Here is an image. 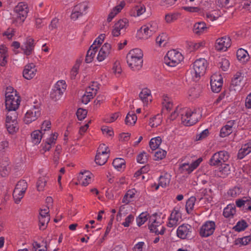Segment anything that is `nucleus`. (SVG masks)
<instances>
[{
	"label": "nucleus",
	"mask_w": 251,
	"mask_h": 251,
	"mask_svg": "<svg viewBox=\"0 0 251 251\" xmlns=\"http://www.w3.org/2000/svg\"><path fill=\"white\" fill-rule=\"evenodd\" d=\"M171 178V176L167 173L165 174L163 176H161L159 179L158 185L156 186L155 189H158L159 186L162 187H166L170 184Z\"/></svg>",
	"instance_id": "a878e982"
},
{
	"label": "nucleus",
	"mask_w": 251,
	"mask_h": 251,
	"mask_svg": "<svg viewBox=\"0 0 251 251\" xmlns=\"http://www.w3.org/2000/svg\"><path fill=\"white\" fill-rule=\"evenodd\" d=\"M91 176V175L86 171L79 175L80 183H81L82 185L86 186L91 183L92 180Z\"/></svg>",
	"instance_id": "c756f323"
},
{
	"label": "nucleus",
	"mask_w": 251,
	"mask_h": 251,
	"mask_svg": "<svg viewBox=\"0 0 251 251\" xmlns=\"http://www.w3.org/2000/svg\"><path fill=\"white\" fill-rule=\"evenodd\" d=\"M207 66V61L204 58H200L194 62L193 70L191 71L194 81H197L204 74Z\"/></svg>",
	"instance_id": "20e7f679"
},
{
	"label": "nucleus",
	"mask_w": 251,
	"mask_h": 251,
	"mask_svg": "<svg viewBox=\"0 0 251 251\" xmlns=\"http://www.w3.org/2000/svg\"><path fill=\"white\" fill-rule=\"evenodd\" d=\"M112 164L115 169L119 170L123 166L125 167V161L122 158H117L114 159Z\"/></svg>",
	"instance_id": "3c124183"
},
{
	"label": "nucleus",
	"mask_w": 251,
	"mask_h": 251,
	"mask_svg": "<svg viewBox=\"0 0 251 251\" xmlns=\"http://www.w3.org/2000/svg\"><path fill=\"white\" fill-rule=\"evenodd\" d=\"M220 165L221 167L219 168V172L221 174V177H225L230 174L231 168L229 164L224 163Z\"/></svg>",
	"instance_id": "e433bc0d"
},
{
	"label": "nucleus",
	"mask_w": 251,
	"mask_h": 251,
	"mask_svg": "<svg viewBox=\"0 0 251 251\" xmlns=\"http://www.w3.org/2000/svg\"><path fill=\"white\" fill-rule=\"evenodd\" d=\"M237 58L239 60L245 62L249 59V54L247 50L242 48L237 50L236 52Z\"/></svg>",
	"instance_id": "4c0bfd02"
},
{
	"label": "nucleus",
	"mask_w": 251,
	"mask_h": 251,
	"mask_svg": "<svg viewBox=\"0 0 251 251\" xmlns=\"http://www.w3.org/2000/svg\"><path fill=\"white\" fill-rule=\"evenodd\" d=\"M192 227L189 224H182L179 226L177 229V236L182 239L191 237Z\"/></svg>",
	"instance_id": "f8f14e48"
},
{
	"label": "nucleus",
	"mask_w": 251,
	"mask_h": 251,
	"mask_svg": "<svg viewBox=\"0 0 251 251\" xmlns=\"http://www.w3.org/2000/svg\"><path fill=\"white\" fill-rule=\"evenodd\" d=\"M98 46H94V45L91 46L89 50L87 51L85 57V62L87 63H89L93 61V58L98 51Z\"/></svg>",
	"instance_id": "cd10ccee"
},
{
	"label": "nucleus",
	"mask_w": 251,
	"mask_h": 251,
	"mask_svg": "<svg viewBox=\"0 0 251 251\" xmlns=\"http://www.w3.org/2000/svg\"><path fill=\"white\" fill-rule=\"evenodd\" d=\"M229 157L227 151H221L215 153L210 159L209 164L210 166H219L226 162Z\"/></svg>",
	"instance_id": "423d86ee"
},
{
	"label": "nucleus",
	"mask_w": 251,
	"mask_h": 251,
	"mask_svg": "<svg viewBox=\"0 0 251 251\" xmlns=\"http://www.w3.org/2000/svg\"><path fill=\"white\" fill-rule=\"evenodd\" d=\"M196 199L194 197H191L186 201L185 208L187 213L190 214L193 210Z\"/></svg>",
	"instance_id": "c03bdc74"
},
{
	"label": "nucleus",
	"mask_w": 251,
	"mask_h": 251,
	"mask_svg": "<svg viewBox=\"0 0 251 251\" xmlns=\"http://www.w3.org/2000/svg\"><path fill=\"white\" fill-rule=\"evenodd\" d=\"M57 135L55 133L51 134L50 138L47 139L44 146L43 147V149L45 151H49L51 148L52 144L54 143V141L56 140Z\"/></svg>",
	"instance_id": "72a5a7b5"
},
{
	"label": "nucleus",
	"mask_w": 251,
	"mask_h": 251,
	"mask_svg": "<svg viewBox=\"0 0 251 251\" xmlns=\"http://www.w3.org/2000/svg\"><path fill=\"white\" fill-rule=\"evenodd\" d=\"M41 115V109L39 106L34 105L30 109L27 110L25 115L24 122L26 124H29L36 120Z\"/></svg>",
	"instance_id": "0eeeda50"
},
{
	"label": "nucleus",
	"mask_w": 251,
	"mask_h": 251,
	"mask_svg": "<svg viewBox=\"0 0 251 251\" xmlns=\"http://www.w3.org/2000/svg\"><path fill=\"white\" fill-rule=\"evenodd\" d=\"M43 134L40 130H36L31 134L32 142L34 144H38L40 143Z\"/></svg>",
	"instance_id": "f704fd0d"
},
{
	"label": "nucleus",
	"mask_w": 251,
	"mask_h": 251,
	"mask_svg": "<svg viewBox=\"0 0 251 251\" xmlns=\"http://www.w3.org/2000/svg\"><path fill=\"white\" fill-rule=\"evenodd\" d=\"M98 89L97 83L93 82L91 86L86 88L85 94L82 97V102L84 104L88 103L96 95Z\"/></svg>",
	"instance_id": "6e6552de"
},
{
	"label": "nucleus",
	"mask_w": 251,
	"mask_h": 251,
	"mask_svg": "<svg viewBox=\"0 0 251 251\" xmlns=\"http://www.w3.org/2000/svg\"><path fill=\"white\" fill-rule=\"evenodd\" d=\"M209 131L207 129L203 130L201 133L197 135L196 137V140H201L205 138L209 135Z\"/></svg>",
	"instance_id": "774afa93"
},
{
	"label": "nucleus",
	"mask_w": 251,
	"mask_h": 251,
	"mask_svg": "<svg viewBox=\"0 0 251 251\" xmlns=\"http://www.w3.org/2000/svg\"><path fill=\"white\" fill-rule=\"evenodd\" d=\"M168 42V37L166 33H162L156 39V43L159 46H164Z\"/></svg>",
	"instance_id": "49530a36"
},
{
	"label": "nucleus",
	"mask_w": 251,
	"mask_h": 251,
	"mask_svg": "<svg viewBox=\"0 0 251 251\" xmlns=\"http://www.w3.org/2000/svg\"><path fill=\"white\" fill-rule=\"evenodd\" d=\"M10 167L8 161H4L0 164V175L2 177L7 176L10 173Z\"/></svg>",
	"instance_id": "473e14b6"
},
{
	"label": "nucleus",
	"mask_w": 251,
	"mask_h": 251,
	"mask_svg": "<svg viewBox=\"0 0 251 251\" xmlns=\"http://www.w3.org/2000/svg\"><path fill=\"white\" fill-rule=\"evenodd\" d=\"M183 59L181 53L176 50H173L168 51L164 57V62L170 67H175Z\"/></svg>",
	"instance_id": "39448f33"
},
{
	"label": "nucleus",
	"mask_w": 251,
	"mask_h": 251,
	"mask_svg": "<svg viewBox=\"0 0 251 251\" xmlns=\"http://www.w3.org/2000/svg\"><path fill=\"white\" fill-rule=\"evenodd\" d=\"M143 53L141 50L136 48L131 50L126 55V61L130 68L137 71L140 70L143 66Z\"/></svg>",
	"instance_id": "f03ea898"
},
{
	"label": "nucleus",
	"mask_w": 251,
	"mask_h": 251,
	"mask_svg": "<svg viewBox=\"0 0 251 251\" xmlns=\"http://www.w3.org/2000/svg\"><path fill=\"white\" fill-rule=\"evenodd\" d=\"M234 125V121L227 122L226 125L221 128L220 136L222 137H225L231 134L232 132V127Z\"/></svg>",
	"instance_id": "4be33fe9"
},
{
	"label": "nucleus",
	"mask_w": 251,
	"mask_h": 251,
	"mask_svg": "<svg viewBox=\"0 0 251 251\" xmlns=\"http://www.w3.org/2000/svg\"><path fill=\"white\" fill-rule=\"evenodd\" d=\"M88 8V5L86 3L82 2L76 5L73 10L71 15V19L75 21L79 17L83 15L85 11Z\"/></svg>",
	"instance_id": "2eb2a0df"
},
{
	"label": "nucleus",
	"mask_w": 251,
	"mask_h": 251,
	"mask_svg": "<svg viewBox=\"0 0 251 251\" xmlns=\"http://www.w3.org/2000/svg\"><path fill=\"white\" fill-rule=\"evenodd\" d=\"M50 220V216L47 217H39V222L40 228L41 226H46Z\"/></svg>",
	"instance_id": "338daca9"
},
{
	"label": "nucleus",
	"mask_w": 251,
	"mask_h": 251,
	"mask_svg": "<svg viewBox=\"0 0 251 251\" xmlns=\"http://www.w3.org/2000/svg\"><path fill=\"white\" fill-rule=\"evenodd\" d=\"M210 85L213 92L219 93L221 90L223 85V78L221 76L216 75H212L211 77Z\"/></svg>",
	"instance_id": "f3484780"
},
{
	"label": "nucleus",
	"mask_w": 251,
	"mask_h": 251,
	"mask_svg": "<svg viewBox=\"0 0 251 251\" xmlns=\"http://www.w3.org/2000/svg\"><path fill=\"white\" fill-rule=\"evenodd\" d=\"M162 142V139L160 137L158 136L153 138H152L149 143L151 149L153 151L158 149L160 145Z\"/></svg>",
	"instance_id": "a19ab883"
},
{
	"label": "nucleus",
	"mask_w": 251,
	"mask_h": 251,
	"mask_svg": "<svg viewBox=\"0 0 251 251\" xmlns=\"http://www.w3.org/2000/svg\"><path fill=\"white\" fill-rule=\"evenodd\" d=\"M35 45L34 40L29 37H27L21 47V49L24 54L27 56L31 54L33 52Z\"/></svg>",
	"instance_id": "dca6fc26"
},
{
	"label": "nucleus",
	"mask_w": 251,
	"mask_h": 251,
	"mask_svg": "<svg viewBox=\"0 0 251 251\" xmlns=\"http://www.w3.org/2000/svg\"><path fill=\"white\" fill-rule=\"evenodd\" d=\"M111 46L108 43H105L101 48L97 56V59L100 62L104 60L110 54Z\"/></svg>",
	"instance_id": "aec40b11"
},
{
	"label": "nucleus",
	"mask_w": 251,
	"mask_h": 251,
	"mask_svg": "<svg viewBox=\"0 0 251 251\" xmlns=\"http://www.w3.org/2000/svg\"><path fill=\"white\" fill-rule=\"evenodd\" d=\"M160 122V116L157 115L150 119L149 125L152 127H157L159 125Z\"/></svg>",
	"instance_id": "4d7b16f0"
},
{
	"label": "nucleus",
	"mask_w": 251,
	"mask_h": 251,
	"mask_svg": "<svg viewBox=\"0 0 251 251\" xmlns=\"http://www.w3.org/2000/svg\"><path fill=\"white\" fill-rule=\"evenodd\" d=\"M166 151L163 150H159L154 154V160H160L163 159L166 155Z\"/></svg>",
	"instance_id": "052dcab7"
},
{
	"label": "nucleus",
	"mask_w": 251,
	"mask_h": 251,
	"mask_svg": "<svg viewBox=\"0 0 251 251\" xmlns=\"http://www.w3.org/2000/svg\"><path fill=\"white\" fill-rule=\"evenodd\" d=\"M231 39L228 36H224L216 40L215 47L217 50L226 51L231 46Z\"/></svg>",
	"instance_id": "4468645a"
},
{
	"label": "nucleus",
	"mask_w": 251,
	"mask_h": 251,
	"mask_svg": "<svg viewBox=\"0 0 251 251\" xmlns=\"http://www.w3.org/2000/svg\"><path fill=\"white\" fill-rule=\"evenodd\" d=\"M25 191L15 189L13 192V197L16 203H18L23 198Z\"/></svg>",
	"instance_id": "79ce46f5"
},
{
	"label": "nucleus",
	"mask_w": 251,
	"mask_h": 251,
	"mask_svg": "<svg viewBox=\"0 0 251 251\" xmlns=\"http://www.w3.org/2000/svg\"><path fill=\"white\" fill-rule=\"evenodd\" d=\"M202 161L201 158H199L191 164L184 163L181 164L179 167V171L181 173H191L195 169H196Z\"/></svg>",
	"instance_id": "9b49d317"
},
{
	"label": "nucleus",
	"mask_w": 251,
	"mask_h": 251,
	"mask_svg": "<svg viewBox=\"0 0 251 251\" xmlns=\"http://www.w3.org/2000/svg\"><path fill=\"white\" fill-rule=\"evenodd\" d=\"M151 224L149 226V228L151 232H154L157 235L164 234L165 228L161 226L160 222H157L156 219H151Z\"/></svg>",
	"instance_id": "412c9836"
},
{
	"label": "nucleus",
	"mask_w": 251,
	"mask_h": 251,
	"mask_svg": "<svg viewBox=\"0 0 251 251\" xmlns=\"http://www.w3.org/2000/svg\"><path fill=\"white\" fill-rule=\"evenodd\" d=\"M215 223L212 221L204 223L200 228V234L203 237H207L212 235L215 229Z\"/></svg>",
	"instance_id": "1a4fd4ad"
},
{
	"label": "nucleus",
	"mask_w": 251,
	"mask_h": 251,
	"mask_svg": "<svg viewBox=\"0 0 251 251\" xmlns=\"http://www.w3.org/2000/svg\"><path fill=\"white\" fill-rule=\"evenodd\" d=\"M145 26H146L145 29H147V30H150V34H153L157 29V24L154 22L148 23L145 25Z\"/></svg>",
	"instance_id": "13d9d810"
},
{
	"label": "nucleus",
	"mask_w": 251,
	"mask_h": 251,
	"mask_svg": "<svg viewBox=\"0 0 251 251\" xmlns=\"http://www.w3.org/2000/svg\"><path fill=\"white\" fill-rule=\"evenodd\" d=\"M207 28L206 24L204 22H198L194 25L193 31L195 34H201L204 32Z\"/></svg>",
	"instance_id": "7c9ffc66"
},
{
	"label": "nucleus",
	"mask_w": 251,
	"mask_h": 251,
	"mask_svg": "<svg viewBox=\"0 0 251 251\" xmlns=\"http://www.w3.org/2000/svg\"><path fill=\"white\" fill-rule=\"evenodd\" d=\"M114 25L117 29L125 31L128 26V21L126 19H121L116 23Z\"/></svg>",
	"instance_id": "37998d69"
},
{
	"label": "nucleus",
	"mask_w": 251,
	"mask_h": 251,
	"mask_svg": "<svg viewBox=\"0 0 251 251\" xmlns=\"http://www.w3.org/2000/svg\"><path fill=\"white\" fill-rule=\"evenodd\" d=\"M87 113L86 110L80 108L77 109L76 114L78 119L81 121L86 117Z\"/></svg>",
	"instance_id": "e2e57ef3"
},
{
	"label": "nucleus",
	"mask_w": 251,
	"mask_h": 251,
	"mask_svg": "<svg viewBox=\"0 0 251 251\" xmlns=\"http://www.w3.org/2000/svg\"><path fill=\"white\" fill-rule=\"evenodd\" d=\"M47 179L44 177H39L36 184L37 190L39 191H43L46 185Z\"/></svg>",
	"instance_id": "864d4df0"
},
{
	"label": "nucleus",
	"mask_w": 251,
	"mask_h": 251,
	"mask_svg": "<svg viewBox=\"0 0 251 251\" xmlns=\"http://www.w3.org/2000/svg\"><path fill=\"white\" fill-rule=\"evenodd\" d=\"M63 93H60L57 91L55 90L54 89H52L50 94V98L51 100L54 101H57L59 100L62 97Z\"/></svg>",
	"instance_id": "bf43d9fd"
},
{
	"label": "nucleus",
	"mask_w": 251,
	"mask_h": 251,
	"mask_svg": "<svg viewBox=\"0 0 251 251\" xmlns=\"http://www.w3.org/2000/svg\"><path fill=\"white\" fill-rule=\"evenodd\" d=\"M251 241L250 236H246L242 238H238L235 241V245H247Z\"/></svg>",
	"instance_id": "8fccbe9b"
},
{
	"label": "nucleus",
	"mask_w": 251,
	"mask_h": 251,
	"mask_svg": "<svg viewBox=\"0 0 251 251\" xmlns=\"http://www.w3.org/2000/svg\"><path fill=\"white\" fill-rule=\"evenodd\" d=\"M5 121L18 122V113L16 110L7 109Z\"/></svg>",
	"instance_id": "58836bf2"
},
{
	"label": "nucleus",
	"mask_w": 251,
	"mask_h": 251,
	"mask_svg": "<svg viewBox=\"0 0 251 251\" xmlns=\"http://www.w3.org/2000/svg\"><path fill=\"white\" fill-rule=\"evenodd\" d=\"M149 215L147 213H142L136 218L137 224L139 226L143 225L148 219Z\"/></svg>",
	"instance_id": "de8ad7c7"
},
{
	"label": "nucleus",
	"mask_w": 251,
	"mask_h": 251,
	"mask_svg": "<svg viewBox=\"0 0 251 251\" xmlns=\"http://www.w3.org/2000/svg\"><path fill=\"white\" fill-rule=\"evenodd\" d=\"M250 152H251V143H248L243 145L239 150L237 158L239 159H242Z\"/></svg>",
	"instance_id": "5701e85b"
},
{
	"label": "nucleus",
	"mask_w": 251,
	"mask_h": 251,
	"mask_svg": "<svg viewBox=\"0 0 251 251\" xmlns=\"http://www.w3.org/2000/svg\"><path fill=\"white\" fill-rule=\"evenodd\" d=\"M201 93V90L199 87H194L191 88L189 91V95L193 98H198Z\"/></svg>",
	"instance_id": "6e6d98bb"
},
{
	"label": "nucleus",
	"mask_w": 251,
	"mask_h": 251,
	"mask_svg": "<svg viewBox=\"0 0 251 251\" xmlns=\"http://www.w3.org/2000/svg\"><path fill=\"white\" fill-rule=\"evenodd\" d=\"M248 226L247 223L244 221H239L233 227V229L236 231H241L245 229Z\"/></svg>",
	"instance_id": "603ef678"
},
{
	"label": "nucleus",
	"mask_w": 251,
	"mask_h": 251,
	"mask_svg": "<svg viewBox=\"0 0 251 251\" xmlns=\"http://www.w3.org/2000/svg\"><path fill=\"white\" fill-rule=\"evenodd\" d=\"M14 11L17 13V18L24 22L27 16L28 7L27 4L23 2H19L15 7Z\"/></svg>",
	"instance_id": "ddd939ff"
},
{
	"label": "nucleus",
	"mask_w": 251,
	"mask_h": 251,
	"mask_svg": "<svg viewBox=\"0 0 251 251\" xmlns=\"http://www.w3.org/2000/svg\"><path fill=\"white\" fill-rule=\"evenodd\" d=\"M148 159V155L145 152L143 151L138 154L137 156V161L141 164H145L147 162Z\"/></svg>",
	"instance_id": "5fc2aeb1"
},
{
	"label": "nucleus",
	"mask_w": 251,
	"mask_h": 251,
	"mask_svg": "<svg viewBox=\"0 0 251 251\" xmlns=\"http://www.w3.org/2000/svg\"><path fill=\"white\" fill-rule=\"evenodd\" d=\"M5 97L6 109L17 110L19 108L21 102L20 97L13 87H8L6 88Z\"/></svg>",
	"instance_id": "7ed1b4c3"
},
{
	"label": "nucleus",
	"mask_w": 251,
	"mask_h": 251,
	"mask_svg": "<svg viewBox=\"0 0 251 251\" xmlns=\"http://www.w3.org/2000/svg\"><path fill=\"white\" fill-rule=\"evenodd\" d=\"M139 97L143 102L146 105L151 101V92L148 88L143 89L139 94Z\"/></svg>",
	"instance_id": "bb28decb"
},
{
	"label": "nucleus",
	"mask_w": 251,
	"mask_h": 251,
	"mask_svg": "<svg viewBox=\"0 0 251 251\" xmlns=\"http://www.w3.org/2000/svg\"><path fill=\"white\" fill-rule=\"evenodd\" d=\"M243 79V76L242 75V73H236L231 80V87L232 86L235 90H236L235 87L240 88L241 87V82Z\"/></svg>",
	"instance_id": "c85d7f7f"
},
{
	"label": "nucleus",
	"mask_w": 251,
	"mask_h": 251,
	"mask_svg": "<svg viewBox=\"0 0 251 251\" xmlns=\"http://www.w3.org/2000/svg\"><path fill=\"white\" fill-rule=\"evenodd\" d=\"M8 57L7 48L3 45H0V65L1 66L6 65Z\"/></svg>",
	"instance_id": "b1692460"
},
{
	"label": "nucleus",
	"mask_w": 251,
	"mask_h": 251,
	"mask_svg": "<svg viewBox=\"0 0 251 251\" xmlns=\"http://www.w3.org/2000/svg\"><path fill=\"white\" fill-rule=\"evenodd\" d=\"M125 2L124 1H122L118 5H117L114 7L108 16L107 19V22H110L114 18V17L124 8V7L125 6Z\"/></svg>",
	"instance_id": "393cba45"
},
{
	"label": "nucleus",
	"mask_w": 251,
	"mask_h": 251,
	"mask_svg": "<svg viewBox=\"0 0 251 251\" xmlns=\"http://www.w3.org/2000/svg\"><path fill=\"white\" fill-rule=\"evenodd\" d=\"M5 126L10 133L17 132L19 128L18 122L5 121Z\"/></svg>",
	"instance_id": "2f4dec72"
},
{
	"label": "nucleus",
	"mask_w": 251,
	"mask_h": 251,
	"mask_svg": "<svg viewBox=\"0 0 251 251\" xmlns=\"http://www.w3.org/2000/svg\"><path fill=\"white\" fill-rule=\"evenodd\" d=\"M66 87L67 85L65 81L64 80H61L58 81L56 83L53 87V89L60 93H64L66 89Z\"/></svg>",
	"instance_id": "a18cd8bd"
},
{
	"label": "nucleus",
	"mask_w": 251,
	"mask_h": 251,
	"mask_svg": "<svg viewBox=\"0 0 251 251\" xmlns=\"http://www.w3.org/2000/svg\"><path fill=\"white\" fill-rule=\"evenodd\" d=\"M178 18V14L171 13L167 14L165 16L166 22L168 23H171L176 21Z\"/></svg>",
	"instance_id": "0e129e2a"
},
{
	"label": "nucleus",
	"mask_w": 251,
	"mask_h": 251,
	"mask_svg": "<svg viewBox=\"0 0 251 251\" xmlns=\"http://www.w3.org/2000/svg\"><path fill=\"white\" fill-rule=\"evenodd\" d=\"M236 213L234 206L228 204L225 208L223 211V215L226 218H232Z\"/></svg>",
	"instance_id": "c9c22d12"
},
{
	"label": "nucleus",
	"mask_w": 251,
	"mask_h": 251,
	"mask_svg": "<svg viewBox=\"0 0 251 251\" xmlns=\"http://www.w3.org/2000/svg\"><path fill=\"white\" fill-rule=\"evenodd\" d=\"M137 119V116L133 112H129L126 116L125 123L126 125L133 126L136 123Z\"/></svg>",
	"instance_id": "ea45409f"
},
{
	"label": "nucleus",
	"mask_w": 251,
	"mask_h": 251,
	"mask_svg": "<svg viewBox=\"0 0 251 251\" xmlns=\"http://www.w3.org/2000/svg\"><path fill=\"white\" fill-rule=\"evenodd\" d=\"M37 69L33 63H30L25 66L23 72V75L25 78L30 80L33 78L36 75Z\"/></svg>",
	"instance_id": "6ab92c4d"
},
{
	"label": "nucleus",
	"mask_w": 251,
	"mask_h": 251,
	"mask_svg": "<svg viewBox=\"0 0 251 251\" xmlns=\"http://www.w3.org/2000/svg\"><path fill=\"white\" fill-rule=\"evenodd\" d=\"M181 218V214L179 210L177 208H174L172 212L170 218L169 219V222L167 224L168 226L172 227L176 226L177 225L178 222Z\"/></svg>",
	"instance_id": "a211bd4d"
},
{
	"label": "nucleus",
	"mask_w": 251,
	"mask_h": 251,
	"mask_svg": "<svg viewBox=\"0 0 251 251\" xmlns=\"http://www.w3.org/2000/svg\"><path fill=\"white\" fill-rule=\"evenodd\" d=\"M220 67L224 71H226L229 68V62L226 58H222L220 62H219Z\"/></svg>",
	"instance_id": "680f3d73"
},
{
	"label": "nucleus",
	"mask_w": 251,
	"mask_h": 251,
	"mask_svg": "<svg viewBox=\"0 0 251 251\" xmlns=\"http://www.w3.org/2000/svg\"><path fill=\"white\" fill-rule=\"evenodd\" d=\"M27 188V184L25 180L19 181L16 185L15 189L26 191Z\"/></svg>",
	"instance_id": "69168bd1"
},
{
	"label": "nucleus",
	"mask_w": 251,
	"mask_h": 251,
	"mask_svg": "<svg viewBox=\"0 0 251 251\" xmlns=\"http://www.w3.org/2000/svg\"><path fill=\"white\" fill-rule=\"evenodd\" d=\"M104 145H100L98 149V152L95 157V162L99 165H104L107 161L109 155L108 153L110 151L108 147L105 148L104 151H101Z\"/></svg>",
	"instance_id": "9d476101"
},
{
	"label": "nucleus",
	"mask_w": 251,
	"mask_h": 251,
	"mask_svg": "<svg viewBox=\"0 0 251 251\" xmlns=\"http://www.w3.org/2000/svg\"><path fill=\"white\" fill-rule=\"evenodd\" d=\"M80 65V61L77 60L73 67L70 72L71 78L72 79H74L75 78V77L78 73Z\"/></svg>",
	"instance_id": "09e8293b"
},
{
	"label": "nucleus",
	"mask_w": 251,
	"mask_h": 251,
	"mask_svg": "<svg viewBox=\"0 0 251 251\" xmlns=\"http://www.w3.org/2000/svg\"><path fill=\"white\" fill-rule=\"evenodd\" d=\"M177 116L180 118L184 125L190 126L197 123L201 118V115L199 109L184 107L179 110L177 108L171 114L170 119L174 120Z\"/></svg>",
	"instance_id": "f257e3e1"
}]
</instances>
